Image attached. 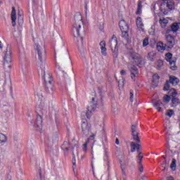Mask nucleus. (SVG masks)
Masks as SVG:
<instances>
[{
  "label": "nucleus",
  "mask_w": 180,
  "mask_h": 180,
  "mask_svg": "<svg viewBox=\"0 0 180 180\" xmlns=\"http://www.w3.org/2000/svg\"><path fill=\"white\" fill-rule=\"evenodd\" d=\"M132 60H134L136 65L141 64L143 61L141 56L139 55V53H134V55L132 56Z\"/></svg>",
  "instance_id": "aec40b11"
},
{
  "label": "nucleus",
  "mask_w": 180,
  "mask_h": 180,
  "mask_svg": "<svg viewBox=\"0 0 180 180\" xmlns=\"http://www.w3.org/2000/svg\"><path fill=\"white\" fill-rule=\"evenodd\" d=\"M46 86H48L49 94H53L56 90V87H54L51 83L50 84H46Z\"/></svg>",
  "instance_id": "72a5a7b5"
},
{
  "label": "nucleus",
  "mask_w": 180,
  "mask_h": 180,
  "mask_svg": "<svg viewBox=\"0 0 180 180\" xmlns=\"http://www.w3.org/2000/svg\"><path fill=\"white\" fill-rule=\"evenodd\" d=\"M170 168L172 171H175V169H176V160L175 159H172Z\"/></svg>",
  "instance_id": "f704fd0d"
},
{
  "label": "nucleus",
  "mask_w": 180,
  "mask_h": 180,
  "mask_svg": "<svg viewBox=\"0 0 180 180\" xmlns=\"http://www.w3.org/2000/svg\"><path fill=\"white\" fill-rule=\"evenodd\" d=\"M34 48L37 51L38 60H39L40 63H46V53H41V46L40 45H35Z\"/></svg>",
  "instance_id": "39448f33"
},
{
  "label": "nucleus",
  "mask_w": 180,
  "mask_h": 180,
  "mask_svg": "<svg viewBox=\"0 0 180 180\" xmlns=\"http://www.w3.org/2000/svg\"><path fill=\"white\" fill-rule=\"evenodd\" d=\"M136 129V126L132 125L131 127L132 137L134 141H136V143H140V138H139V132H137V130Z\"/></svg>",
  "instance_id": "dca6fc26"
},
{
  "label": "nucleus",
  "mask_w": 180,
  "mask_h": 180,
  "mask_svg": "<svg viewBox=\"0 0 180 180\" xmlns=\"http://www.w3.org/2000/svg\"><path fill=\"white\" fill-rule=\"evenodd\" d=\"M136 26L139 32H144V23H143L141 17H138L136 18Z\"/></svg>",
  "instance_id": "a211bd4d"
},
{
  "label": "nucleus",
  "mask_w": 180,
  "mask_h": 180,
  "mask_svg": "<svg viewBox=\"0 0 180 180\" xmlns=\"http://www.w3.org/2000/svg\"><path fill=\"white\" fill-rule=\"evenodd\" d=\"M156 49L159 53H164L167 50V44L162 43V41H159L156 44Z\"/></svg>",
  "instance_id": "f3484780"
},
{
  "label": "nucleus",
  "mask_w": 180,
  "mask_h": 180,
  "mask_svg": "<svg viewBox=\"0 0 180 180\" xmlns=\"http://www.w3.org/2000/svg\"><path fill=\"white\" fill-rule=\"evenodd\" d=\"M44 81L46 85L51 84L53 82V77H51V74L46 72V71L43 72Z\"/></svg>",
  "instance_id": "ddd939ff"
},
{
  "label": "nucleus",
  "mask_w": 180,
  "mask_h": 180,
  "mask_svg": "<svg viewBox=\"0 0 180 180\" xmlns=\"http://www.w3.org/2000/svg\"><path fill=\"white\" fill-rule=\"evenodd\" d=\"M167 33H169V30L167 31Z\"/></svg>",
  "instance_id": "052dcab7"
},
{
  "label": "nucleus",
  "mask_w": 180,
  "mask_h": 180,
  "mask_svg": "<svg viewBox=\"0 0 180 180\" xmlns=\"http://www.w3.org/2000/svg\"><path fill=\"white\" fill-rule=\"evenodd\" d=\"M31 123H33V121H32Z\"/></svg>",
  "instance_id": "680f3d73"
},
{
  "label": "nucleus",
  "mask_w": 180,
  "mask_h": 180,
  "mask_svg": "<svg viewBox=\"0 0 180 180\" xmlns=\"http://www.w3.org/2000/svg\"><path fill=\"white\" fill-rule=\"evenodd\" d=\"M56 66L57 68H60V65H58V63H56Z\"/></svg>",
  "instance_id": "603ef678"
},
{
  "label": "nucleus",
  "mask_w": 180,
  "mask_h": 180,
  "mask_svg": "<svg viewBox=\"0 0 180 180\" xmlns=\"http://www.w3.org/2000/svg\"><path fill=\"white\" fill-rule=\"evenodd\" d=\"M94 102H95L94 98H92V102L87 106V110L86 112L87 119L91 118L92 113H94V112H95V109H96V103H94Z\"/></svg>",
  "instance_id": "20e7f679"
},
{
  "label": "nucleus",
  "mask_w": 180,
  "mask_h": 180,
  "mask_svg": "<svg viewBox=\"0 0 180 180\" xmlns=\"http://www.w3.org/2000/svg\"><path fill=\"white\" fill-rule=\"evenodd\" d=\"M162 1L164 2V4H165L166 2H167L168 0H162Z\"/></svg>",
  "instance_id": "6e6d98bb"
},
{
  "label": "nucleus",
  "mask_w": 180,
  "mask_h": 180,
  "mask_svg": "<svg viewBox=\"0 0 180 180\" xmlns=\"http://www.w3.org/2000/svg\"><path fill=\"white\" fill-rule=\"evenodd\" d=\"M4 60L7 63L12 62V46L11 45H7Z\"/></svg>",
  "instance_id": "6e6552de"
},
{
  "label": "nucleus",
  "mask_w": 180,
  "mask_h": 180,
  "mask_svg": "<svg viewBox=\"0 0 180 180\" xmlns=\"http://www.w3.org/2000/svg\"><path fill=\"white\" fill-rule=\"evenodd\" d=\"M169 20H171V18H162L159 20V23L160 25V27L162 29H165L167 27V25H168Z\"/></svg>",
  "instance_id": "6ab92c4d"
},
{
  "label": "nucleus",
  "mask_w": 180,
  "mask_h": 180,
  "mask_svg": "<svg viewBox=\"0 0 180 180\" xmlns=\"http://www.w3.org/2000/svg\"><path fill=\"white\" fill-rule=\"evenodd\" d=\"M138 158L139 160V165H141V160H143V155L141 154V153H139Z\"/></svg>",
  "instance_id": "a18cd8bd"
},
{
  "label": "nucleus",
  "mask_w": 180,
  "mask_h": 180,
  "mask_svg": "<svg viewBox=\"0 0 180 180\" xmlns=\"http://www.w3.org/2000/svg\"><path fill=\"white\" fill-rule=\"evenodd\" d=\"M8 141V137L6 135L0 133V144H5Z\"/></svg>",
  "instance_id": "393cba45"
},
{
  "label": "nucleus",
  "mask_w": 180,
  "mask_h": 180,
  "mask_svg": "<svg viewBox=\"0 0 180 180\" xmlns=\"http://www.w3.org/2000/svg\"><path fill=\"white\" fill-rule=\"evenodd\" d=\"M89 143H87V141H86V143L83 145V150L86 153V150H88V144Z\"/></svg>",
  "instance_id": "c03bdc74"
},
{
  "label": "nucleus",
  "mask_w": 180,
  "mask_h": 180,
  "mask_svg": "<svg viewBox=\"0 0 180 180\" xmlns=\"http://www.w3.org/2000/svg\"><path fill=\"white\" fill-rule=\"evenodd\" d=\"M32 126H34L37 130H41V127H43V119L40 115L37 116V120Z\"/></svg>",
  "instance_id": "9b49d317"
},
{
  "label": "nucleus",
  "mask_w": 180,
  "mask_h": 180,
  "mask_svg": "<svg viewBox=\"0 0 180 180\" xmlns=\"http://www.w3.org/2000/svg\"><path fill=\"white\" fill-rule=\"evenodd\" d=\"M119 25L122 33L127 34L129 32V25H127V22H126L124 20H121Z\"/></svg>",
  "instance_id": "9d476101"
},
{
  "label": "nucleus",
  "mask_w": 180,
  "mask_h": 180,
  "mask_svg": "<svg viewBox=\"0 0 180 180\" xmlns=\"http://www.w3.org/2000/svg\"><path fill=\"white\" fill-rule=\"evenodd\" d=\"M82 130L84 136H89L91 134V124L86 122L82 123Z\"/></svg>",
  "instance_id": "0eeeda50"
},
{
  "label": "nucleus",
  "mask_w": 180,
  "mask_h": 180,
  "mask_svg": "<svg viewBox=\"0 0 180 180\" xmlns=\"http://www.w3.org/2000/svg\"><path fill=\"white\" fill-rule=\"evenodd\" d=\"M172 103L173 104L172 106H176V105L180 103V101L177 98H173L172 99Z\"/></svg>",
  "instance_id": "4c0bfd02"
},
{
  "label": "nucleus",
  "mask_w": 180,
  "mask_h": 180,
  "mask_svg": "<svg viewBox=\"0 0 180 180\" xmlns=\"http://www.w3.org/2000/svg\"><path fill=\"white\" fill-rule=\"evenodd\" d=\"M159 79H160V76H158V75L155 74L153 75L152 81L154 84H158Z\"/></svg>",
  "instance_id": "c9c22d12"
},
{
  "label": "nucleus",
  "mask_w": 180,
  "mask_h": 180,
  "mask_svg": "<svg viewBox=\"0 0 180 180\" xmlns=\"http://www.w3.org/2000/svg\"><path fill=\"white\" fill-rule=\"evenodd\" d=\"M162 8H164V6L166 7L165 9L166 11H168V14L169 13V12H171V11H174V9H175V2L173 0H168L167 1H166L165 3L162 4Z\"/></svg>",
  "instance_id": "423d86ee"
},
{
  "label": "nucleus",
  "mask_w": 180,
  "mask_h": 180,
  "mask_svg": "<svg viewBox=\"0 0 180 180\" xmlns=\"http://www.w3.org/2000/svg\"><path fill=\"white\" fill-rule=\"evenodd\" d=\"M73 165H75V162H73Z\"/></svg>",
  "instance_id": "13d9d810"
},
{
  "label": "nucleus",
  "mask_w": 180,
  "mask_h": 180,
  "mask_svg": "<svg viewBox=\"0 0 180 180\" xmlns=\"http://www.w3.org/2000/svg\"><path fill=\"white\" fill-rule=\"evenodd\" d=\"M166 40L167 41L169 49H172L175 44V38L172 35H166Z\"/></svg>",
  "instance_id": "2eb2a0df"
},
{
  "label": "nucleus",
  "mask_w": 180,
  "mask_h": 180,
  "mask_svg": "<svg viewBox=\"0 0 180 180\" xmlns=\"http://www.w3.org/2000/svg\"><path fill=\"white\" fill-rule=\"evenodd\" d=\"M137 150L138 151L140 150V144L135 143L134 142H131V153H134Z\"/></svg>",
  "instance_id": "5701e85b"
},
{
  "label": "nucleus",
  "mask_w": 180,
  "mask_h": 180,
  "mask_svg": "<svg viewBox=\"0 0 180 180\" xmlns=\"http://www.w3.org/2000/svg\"><path fill=\"white\" fill-rule=\"evenodd\" d=\"M169 82L171 84L173 85V86H175L179 83V79L175 77L174 76H170Z\"/></svg>",
  "instance_id": "4be33fe9"
},
{
  "label": "nucleus",
  "mask_w": 180,
  "mask_h": 180,
  "mask_svg": "<svg viewBox=\"0 0 180 180\" xmlns=\"http://www.w3.org/2000/svg\"><path fill=\"white\" fill-rule=\"evenodd\" d=\"M11 23H12L13 27H15L16 26V9H15V7L12 8Z\"/></svg>",
  "instance_id": "412c9836"
},
{
  "label": "nucleus",
  "mask_w": 180,
  "mask_h": 180,
  "mask_svg": "<svg viewBox=\"0 0 180 180\" xmlns=\"http://www.w3.org/2000/svg\"><path fill=\"white\" fill-rule=\"evenodd\" d=\"M177 30H179V24L174 22L171 25V31L176 33Z\"/></svg>",
  "instance_id": "a878e982"
},
{
  "label": "nucleus",
  "mask_w": 180,
  "mask_h": 180,
  "mask_svg": "<svg viewBox=\"0 0 180 180\" xmlns=\"http://www.w3.org/2000/svg\"><path fill=\"white\" fill-rule=\"evenodd\" d=\"M162 65H164V62L162 60H159L156 63V68L158 70H161L162 68Z\"/></svg>",
  "instance_id": "473e14b6"
},
{
  "label": "nucleus",
  "mask_w": 180,
  "mask_h": 180,
  "mask_svg": "<svg viewBox=\"0 0 180 180\" xmlns=\"http://www.w3.org/2000/svg\"><path fill=\"white\" fill-rule=\"evenodd\" d=\"M153 104L155 106V108L157 109L158 112H161V106L162 105V103H160V101H153Z\"/></svg>",
  "instance_id": "bb28decb"
},
{
  "label": "nucleus",
  "mask_w": 180,
  "mask_h": 180,
  "mask_svg": "<svg viewBox=\"0 0 180 180\" xmlns=\"http://www.w3.org/2000/svg\"><path fill=\"white\" fill-rule=\"evenodd\" d=\"M148 44H149L148 37H146L143 41V47H147Z\"/></svg>",
  "instance_id": "ea45409f"
},
{
  "label": "nucleus",
  "mask_w": 180,
  "mask_h": 180,
  "mask_svg": "<svg viewBox=\"0 0 180 180\" xmlns=\"http://www.w3.org/2000/svg\"><path fill=\"white\" fill-rule=\"evenodd\" d=\"M61 148L62 150H63V151H68V148H70V144L68 143V142H64L62 145Z\"/></svg>",
  "instance_id": "2f4dec72"
},
{
  "label": "nucleus",
  "mask_w": 180,
  "mask_h": 180,
  "mask_svg": "<svg viewBox=\"0 0 180 180\" xmlns=\"http://www.w3.org/2000/svg\"><path fill=\"white\" fill-rule=\"evenodd\" d=\"M139 171H140V172H143V171H144L143 165L141 163V165H139Z\"/></svg>",
  "instance_id": "de8ad7c7"
},
{
  "label": "nucleus",
  "mask_w": 180,
  "mask_h": 180,
  "mask_svg": "<svg viewBox=\"0 0 180 180\" xmlns=\"http://www.w3.org/2000/svg\"><path fill=\"white\" fill-rule=\"evenodd\" d=\"M35 95L36 98L38 99L36 106L37 111L43 115L47 113L49 105L47 104V101L43 99V94L41 92H35Z\"/></svg>",
  "instance_id": "f257e3e1"
},
{
  "label": "nucleus",
  "mask_w": 180,
  "mask_h": 180,
  "mask_svg": "<svg viewBox=\"0 0 180 180\" xmlns=\"http://www.w3.org/2000/svg\"><path fill=\"white\" fill-rule=\"evenodd\" d=\"M169 94L173 98H175V96H176V95H178V93L174 89H170L169 91Z\"/></svg>",
  "instance_id": "e433bc0d"
},
{
  "label": "nucleus",
  "mask_w": 180,
  "mask_h": 180,
  "mask_svg": "<svg viewBox=\"0 0 180 180\" xmlns=\"http://www.w3.org/2000/svg\"><path fill=\"white\" fill-rule=\"evenodd\" d=\"M129 95H130V101H131V102H133V101H134L133 98L134 96V94L131 91H130Z\"/></svg>",
  "instance_id": "49530a36"
},
{
  "label": "nucleus",
  "mask_w": 180,
  "mask_h": 180,
  "mask_svg": "<svg viewBox=\"0 0 180 180\" xmlns=\"http://www.w3.org/2000/svg\"><path fill=\"white\" fill-rule=\"evenodd\" d=\"M165 58L169 63H170V61H173L174 60H175V58H172V53H166Z\"/></svg>",
  "instance_id": "7c9ffc66"
},
{
  "label": "nucleus",
  "mask_w": 180,
  "mask_h": 180,
  "mask_svg": "<svg viewBox=\"0 0 180 180\" xmlns=\"http://www.w3.org/2000/svg\"><path fill=\"white\" fill-rule=\"evenodd\" d=\"M115 143H116V144H119V139H117L115 140Z\"/></svg>",
  "instance_id": "864d4df0"
},
{
  "label": "nucleus",
  "mask_w": 180,
  "mask_h": 180,
  "mask_svg": "<svg viewBox=\"0 0 180 180\" xmlns=\"http://www.w3.org/2000/svg\"><path fill=\"white\" fill-rule=\"evenodd\" d=\"M130 72H131V78L133 81H136V78L139 77V70L136 66L129 67Z\"/></svg>",
  "instance_id": "f8f14e48"
},
{
  "label": "nucleus",
  "mask_w": 180,
  "mask_h": 180,
  "mask_svg": "<svg viewBox=\"0 0 180 180\" xmlns=\"http://www.w3.org/2000/svg\"><path fill=\"white\" fill-rule=\"evenodd\" d=\"M110 47L112 51L113 57L117 58V54L119 53V48L117 47V37L113 35L109 42Z\"/></svg>",
  "instance_id": "7ed1b4c3"
},
{
  "label": "nucleus",
  "mask_w": 180,
  "mask_h": 180,
  "mask_svg": "<svg viewBox=\"0 0 180 180\" xmlns=\"http://www.w3.org/2000/svg\"><path fill=\"white\" fill-rule=\"evenodd\" d=\"M172 115H174V110H167V112L166 113L167 116H169V117H172Z\"/></svg>",
  "instance_id": "79ce46f5"
},
{
  "label": "nucleus",
  "mask_w": 180,
  "mask_h": 180,
  "mask_svg": "<svg viewBox=\"0 0 180 180\" xmlns=\"http://www.w3.org/2000/svg\"><path fill=\"white\" fill-rule=\"evenodd\" d=\"M120 74H121V75H126V70H121Z\"/></svg>",
  "instance_id": "09e8293b"
},
{
  "label": "nucleus",
  "mask_w": 180,
  "mask_h": 180,
  "mask_svg": "<svg viewBox=\"0 0 180 180\" xmlns=\"http://www.w3.org/2000/svg\"><path fill=\"white\" fill-rule=\"evenodd\" d=\"M118 86L119 88H123L124 86V80H120L118 81Z\"/></svg>",
  "instance_id": "a19ab883"
},
{
  "label": "nucleus",
  "mask_w": 180,
  "mask_h": 180,
  "mask_svg": "<svg viewBox=\"0 0 180 180\" xmlns=\"http://www.w3.org/2000/svg\"><path fill=\"white\" fill-rule=\"evenodd\" d=\"M80 39H81V41H82H82H83V40H84V38L80 37Z\"/></svg>",
  "instance_id": "4d7b16f0"
},
{
  "label": "nucleus",
  "mask_w": 180,
  "mask_h": 180,
  "mask_svg": "<svg viewBox=\"0 0 180 180\" xmlns=\"http://www.w3.org/2000/svg\"><path fill=\"white\" fill-rule=\"evenodd\" d=\"M167 180H174V178H172V177H168V178H167Z\"/></svg>",
  "instance_id": "5fc2aeb1"
},
{
  "label": "nucleus",
  "mask_w": 180,
  "mask_h": 180,
  "mask_svg": "<svg viewBox=\"0 0 180 180\" xmlns=\"http://www.w3.org/2000/svg\"><path fill=\"white\" fill-rule=\"evenodd\" d=\"M141 1H139L138 4V8L136 11V15H141L142 13L143 5L141 4Z\"/></svg>",
  "instance_id": "cd10ccee"
},
{
  "label": "nucleus",
  "mask_w": 180,
  "mask_h": 180,
  "mask_svg": "<svg viewBox=\"0 0 180 180\" xmlns=\"http://www.w3.org/2000/svg\"><path fill=\"white\" fill-rule=\"evenodd\" d=\"M8 68H11V65H9V66H8Z\"/></svg>",
  "instance_id": "bf43d9fd"
},
{
  "label": "nucleus",
  "mask_w": 180,
  "mask_h": 180,
  "mask_svg": "<svg viewBox=\"0 0 180 180\" xmlns=\"http://www.w3.org/2000/svg\"><path fill=\"white\" fill-rule=\"evenodd\" d=\"M84 26V21L82 20V15L78 13L75 16V23L72 28V33L74 37H79L81 29Z\"/></svg>",
  "instance_id": "f03ea898"
},
{
  "label": "nucleus",
  "mask_w": 180,
  "mask_h": 180,
  "mask_svg": "<svg viewBox=\"0 0 180 180\" xmlns=\"http://www.w3.org/2000/svg\"><path fill=\"white\" fill-rule=\"evenodd\" d=\"M156 56H157V53L153 51L148 53V58L150 61H153V60H155Z\"/></svg>",
  "instance_id": "b1692460"
},
{
  "label": "nucleus",
  "mask_w": 180,
  "mask_h": 180,
  "mask_svg": "<svg viewBox=\"0 0 180 180\" xmlns=\"http://www.w3.org/2000/svg\"><path fill=\"white\" fill-rule=\"evenodd\" d=\"M160 5V1H157L156 3H155V4H153V8L154 13H156L155 12H157V11H158L159 9L160 11H161V12H162V13H164V15H168V11L164 9V8L162 7V4H161V6Z\"/></svg>",
  "instance_id": "1a4fd4ad"
},
{
  "label": "nucleus",
  "mask_w": 180,
  "mask_h": 180,
  "mask_svg": "<svg viewBox=\"0 0 180 180\" xmlns=\"http://www.w3.org/2000/svg\"><path fill=\"white\" fill-rule=\"evenodd\" d=\"M99 46H100L102 56H103V57H106V56H108V49H106V41H101L99 44Z\"/></svg>",
  "instance_id": "4468645a"
},
{
  "label": "nucleus",
  "mask_w": 180,
  "mask_h": 180,
  "mask_svg": "<svg viewBox=\"0 0 180 180\" xmlns=\"http://www.w3.org/2000/svg\"><path fill=\"white\" fill-rule=\"evenodd\" d=\"M151 30H153L150 33L151 34H154L155 29L154 27H151Z\"/></svg>",
  "instance_id": "3c124183"
},
{
  "label": "nucleus",
  "mask_w": 180,
  "mask_h": 180,
  "mask_svg": "<svg viewBox=\"0 0 180 180\" xmlns=\"http://www.w3.org/2000/svg\"><path fill=\"white\" fill-rule=\"evenodd\" d=\"M2 49H4V44L0 41V49L2 50Z\"/></svg>",
  "instance_id": "8fccbe9b"
},
{
  "label": "nucleus",
  "mask_w": 180,
  "mask_h": 180,
  "mask_svg": "<svg viewBox=\"0 0 180 180\" xmlns=\"http://www.w3.org/2000/svg\"><path fill=\"white\" fill-rule=\"evenodd\" d=\"M164 91H169V82H167L163 88Z\"/></svg>",
  "instance_id": "37998d69"
},
{
  "label": "nucleus",
  "mask_w": 180,
  "mask_h": 180,
  "mask_svg": "<svg viewBox=\"0 0 180 180\" xmlns=\"http://www.w3.org/2000/svg\"><path fill=\"white\" fill-rule=\"evenodd\" d=\"M89 137L87 139V143H89L91 141H94L95 140V137L96 136V133H92V131H91L90 134L89 135Z\"/></svg>",
  "instance_id": "c756f323"
},
{
  "label": "nucleus",
  "mask_w": 180,
  "mask_h": 180,
  "mask_svg": "<svg viewBox=\"0 0 180 180\" xmlns=\"http://www.w3.org/2000/svg\"><path fill=\"white\" fill-rule=\"evenodd\" d=\"M176 61V59H174V60L169 62V65H170V68L173 71H175V70H176V65H175Z\"/></svg>",
  "instance_id": "c85d7f7f"
},
{
  "label": "nucleus",
  "mask_w": 180,
  "mask_h": 180,
  "mask_svg": "<svg viewBox=\"0 0 180 180\" xmlns=\"http://www.w3.org/2000/svg\"><path fill=\"white\" fill-rule=\"evenodd\" d=\"M171 101V97L168 95H165L163 97V102H166L167 103H168V102H169Z\"/></svg>",
  "instance_id": "58836bf2"
}]
</instances>
